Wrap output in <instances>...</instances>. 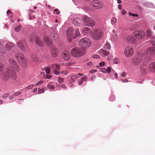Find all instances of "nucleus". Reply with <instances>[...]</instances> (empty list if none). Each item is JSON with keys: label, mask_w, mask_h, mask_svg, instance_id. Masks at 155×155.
Wrapping results in <instances>:
<instances>
[{"label": "nucleus", "mask_w": 155, "mask_h": 155, "mask_svg": "<svg viewBox=\"0 0 155 155\" xmlns=\"http://www.w3.org/2000/svg\"><path fill=\"white\" fill-rule=\"evenodd\" d=\"M16 58L19 63L23 67L25 66L27 64L26 58L21 52L17 53L15 55Z\"/></svg>", "instance_id": "3"}, {"label": "nucleus", "mask_w": 155, "mask_h": 155, "mask_svg": "<svg viewBox=\"0 0 155 155\" xmlns=\"http://www.w3.org/2000/svg\"><path fill=\"white\" fill-rule=\"evenodd\" d=\"M74 64V62H70L67 64V66H71L73 64Z\"/></svg>", "instance_id": "56"}, {"label": "nucleus", "mask_w": 155, "mask_h": 155, "mask_svg": "<svg viewBox=\"0 0 155 155\" xmlns=\"http://www.w3.org/2000/svg\"><path fill=\"white\" fill-rule=\"evenodd\" d=\"M129 14L130 15H131L132 16H134V17H138V15H137V14H132V13H131L130 12L129 13Z\"/></svg>", "instance_id": "46"}, {"label": "nucleus", "mask_w": 155, "mask_h": 155, "mask_svg": "<svg viewBox=\"0 0 155 155\" xmlns=\"http://www.w3.org/2000/svg\"><path fill=\"white\" fill-rule=\"evenodd\" d=\"M122 81L124 82H127L128 81V80L127 79H125L122 80Z\"/></svg>", "instance_id": "63"}, {"label": "nucleus", "mask_w": 155, "mask_h": 155, "mask_svg": "<svg viewBox=\"0 0 155 155\" xmlns=\"http://www.w3.org/2000/svg\"><path fill=\"white\" fill-rule=\"evenodd\" d=\"M68 73V71H63L61 72V73L62 74L66 75Z\"/></svg>", "instance_id": "51"}, {"label": "nucleus", "mask_w": 155, "mask_h": 155, "mask_svg": "<svg viewBox=\"0 0 155 155\" xmlns=\"http://www.w3.org/2000/svg\"><path fill=\"white\" fill-rule=\"evenodd\" d=\"M45 71H46V72L48 74L50 72V70L49 68H46L45 70Z\"/></svg>", "instance_id": "55"}, {"label": "nucleus", "mask_w": 155, "mask_h": 155, "mask_svg": "<svg viewBox=\"0 0 155 155\" xmlns=\"http://www.w3.org/2000/svg\"><path fill=\"white\" fill-rule=\"evenodd\" d=\"M0 75L2 79L5 81L7 80L10 76L12 77L13 79H15L16 77L15 71L10 70L8 68L4 70L2 73L0 74Z\"/></svg>", "instance_id": "2"}, {"label": "nucleus", "mask_w": 155, "mask_h": 155, "mask_svg": "<svg viewBox=\"0 0 155 155\" xmlns=\"http://www.w3.org/2000/svg\"><path fill=\"white\" fill-rule=\"evenodd\" d=\"M43 82V81H41L38 82L36 84V86H38V85H40Z\"/></svg>", "instance_id": "53"}, {"label": "nucleus", "mask_w": 155, "mask_h": 155, "mask_svg": "<svg viewBox=\"0 0 155 155\" xmlns=\"http://www.w3.org/2000/svg\"><path fill=\"white\" fill-rule=\"evenodd\" d=\"M58 81L60 83H62L64 81V79L61 77H59Z\"/></svg>", "instance_id": "37"}, {"label": "nucleus", "mask_w": 155, "mask_h": 155, "mask_svg": "<svg viewBox=\"0 0 155 155\" xmlns=\"http://www.w3.org/2000/svg\"><path fill=\"white\" fill-rule=\"evenodd\" d=\"M86 49L83 47H76L72 48L71 51V55L75 57H79L85 54Z\"/></svg>", "instance_id": "1"}, {"label": "nucleus", "mask_w": 155, "mask_h": 155, "mask_svg": "<svg viewBox=\"0 0 155 155\" xmlns=\"http://www.w3.org/2000/svg\"><path fill=\"white\" fill-rule=\"evenodd\" d=\"M83 80L82 79V78H81L78 80V83L79 85H81L83 83Z\"/></svg>", "instance_id": "40"}, {"label": "nucleus", "mask_w": 155, "mask_h": 155, "mask_svg": "<svg viewBox=\"0 0 155 155\" xmlns=\"http://www.w3.org/2000/svg\"><path fill=\"white\" fill-rule=\"evenodd\" d=\"M9 95V93H6L5 94H4L3 96L2 97L3 98H5L6 97H8Z\"/></svg>", "instance_id": "45"}, {"label": "nucleus", "mask_w": 155, "mask_h": 155, "mask_svg": "<svg viewBox=\"0 0 155 155\" xmlns=\"http://www.w3.org/2000/svg\"><path fill=\"white\" fill-rule=\"evenodd\" d=\"M91 37L94 39H101L103 38L104 33L101 30H95L91 32Z\"/></svg>", "instance_id": "5"}, {"label": "nucleus", "mask_w": 155, "mask_h": 155, "mask_svg": "<svg viewBox=\"0 0 155 155\" xmlns=\"http://www.w3.org/2000/svg\"><path fill=\"white\" fill-rule=\"evenodd\" d=\"M35 42L36 44L39 46L42 47L43 45V44L41 39H36Z\"/></svg>", "instance_id": "28"}, {"label": "nucleus", "mask_w": 155, "mask_h": 155, "mask_svg": "<svg viewBox=\"0 0 155 155\" xmlns=\"http://www.w3.org/2000/svg\"><path fill=\"white\" fill-rule=\"evenodd\" d=\"M106 70L107 72L108 73H109L111 72V68L110 67H108L107 68Z\"/></svg>", "instance_id": "48"}, {"label": "nucleus", "mask_w": 155, "mask_h": 155, "mask_svg": "<svg viewBox=\"0 0 155 155\" xmlns=\"http://www.w3.org/2000/svg\"><path fill=\"white\" fill-rule=\"evenodd\" d=\"M146 53L149 56H152L155 54V48L150 47L148 48L146 50Z\"/></svg>", "instance_id": "11"}, {"label": "nucleus", "mask_w": 155, "mask_h": 155, "mask_svg": "<svg viewBox=\"0 0 155 155\" xmlns=\"http://www.w3.org/2000/svg\"><path fill=\"white\" fill-rule=\"evenodd\" d=\"M127 12L124 9H123L121 11V13L123 15H125L127 13Z\"/></svg>", "instance_id": "54"}, {"label": "nucleus", "mask_w": 155, "mask_h": 155, "mask_svg": "<svg viewBox=\"0 0 155 155\" xmlns=\"http://www.w3.org/2000/svg\"><path fill=\"white\" fill-rule=\"evenodd\" d=\"M55 12L56 14H59V10L58 9H55L54 10V12Z\"/></svg>", "instance_id": "49"}, {"label": "nucleus", "mask_w": 155, "mask_h": 155, "mask_svg": "<svg viewBox=\"0 0 155 155\" xmlns=\"http://www.w3.org/2000/svg\"><path fill=\"white\" fill-rule=\"evenodd\" d=\"M14 47V44L12 42L7 43L5 45V48L7 51H10Z\"/></svg>", "instance_id": "19"}, {"label": "nucleus", "mask_w": 155, "mask_h": 155, "mask_svg": "<svg viewBox=\"0 0 155 155\" xmlns=\"http://www.w3.org/2000/svg\"><path fill=\"white\" fill-rule=\"evenodd\" d=\"M44 42L45 44L48 46H50L52 44V41L51 39H45Z\"/></svg>", "instance_id": "22"}, {"label": "nucleus", "mask_w": 155, "mask_h": 155, "mask_svg": "<svg viewBox=\"0 0 155 155\" xmlns=\"http://www.w3.org/2000/svg\"><path fill=\"white\" fill-rule=\"evenodd\" d=\"M11 13H12V12H11L9 10H7V14L8 15V16L9 15V14H11Z\"/></svg>", "instance_id": "60"}, {"label": "nucleus", "mask_w": 155, "mask_h": 155, "mask_svg": "<svg viewBox=\"0 0 155 155\" xmlns=\"http://www.w3.org/2000/svg\"><path fill=\"white\" fill-rule=\"evenodd\" d=\"M100 52L102 55L105 56H107L110 54V52L103 49H101L100 50Z\"/></svg>", "instance_id": "25"}, {"label": "nucleus", "mask_w": 155, "mask_h": 155, "mask_svg": "<svg viewBox=\"0 0 155 155\" xmlns=\"http://www.w3.org/2000/svg\"><path fill=\"white\" fill-rule=\"evenodd\" d=\"M9 62L12 67V68L11 69V70L13 69L14 70L17 71L19 70L18 66L14 59L10 58L9 60Z\"/></svg>", "instance_id": "12"}, {"label": "nucleus", "mask_w": 155, "mask_h": 155, "mask_svg": "<svg viewBox=\"0 0 155 155\" xmlns=\"http://www.w3.org/2000/svg\"><path fill=\"white\" fill-rule=\"evenodd\" d=\"M117 22V19L115 18H113L111 19V22L112 24L115 23Z\"/></svg>", "instance_id": "35"}, {"label": "nucleus", "mask_w": 155, "mask_h": 155, "mask_svg": "<svg viewBox=\"0 0 155 155\" xmlns=\"http://www.w3.org/2000/svg\"><path fill=\"white\" fill-rule=\"evenodd\" d=\"M78 44L80 46L85 48L90 47L91 43L90 39H81Z\"/></svg>", "instance_id": "6"}, {"label": "nucleus", "mask_w": 155, "mask_h": 155, "mask_svg": "<svg viewBox=\"0 0 155 155\" xmlns=\"http://www.w3.org/2000/svg\"><path fill=\"white\" fill-rule=\"evenodd\" d=\"M21 93V91H19L13 94L14 96H17L20 94Z\"/></svg>", "instance_id": "41"}, {"label": "nucleus", "mask_w": 155, "mask_h": 155, "mask_svg": "<svg viewBox=\"0 0 155 155\" xmlns=\"http://www.w3.org/2000/svg\"><path fill=\"white\" fill-rule=\"evenodd\" d=\"M50 50L53 57H56L57 56L58 51L55 47L52 46L50 49Z\"/></svg>", "instance_id": "15"}, {"label": "nucleus", "mask_w": 155, "mask_h": 155, "mask_svg": "<svg viewBox=\"0 0 155 155\" xmlns=\"http://www.w3.org/2000/svg\"><path fill=\"white\" fill-rule=\"evenodd\" d=\"M53 72L54 74H56V75L59 74L60 73V71L55 70H54L53 71Z\"/></svg>", "instance_id": "43"}, {"label": "nucleus", "mask_w": 155, "mask_h": 155, "mask_svg": "<svg viewBox=\"0 0 155 155\" xmlns=\"http://www.w3.org/2000/svg\"><path fill=\"white\" fill-rule=\"evenodd\" d=\"M38 94H40L41 93H43L44 92V89L43 88L41 89L40 88H39L38 89Z\"/></svg>", "instance_id": "36"}, {"label": "nucleus", "mask_w": 155, "mask_h": 155, "mask_svg": "<svg viewBox=\"0 0 155 155\" xmlns=\"http://www.w3.org/2000/svg\"><path fill=\"white\" fill-rule=\"evenodd\" d=\"M62 57L64 60H67L70 58V54L68 51H65L63 52Z\"/></svg>", "instance_id": "17"}, {"label": "nucleus", "mask_w": 155, "mask_h": 155, "mask_svg": "<svg viewBox=\"0 0 155 155\" xmlns=\"http://www.w3.org/2000/svg\"><path fill=\"white\" fill-rule=\"evenodd\" d=\"M51 76L49 75H47L46 78L48 79H50L51 78Z\"/></svg>", "instance_id": "64"}, {"label": "nucleus", "mask_w": 155, "mask_h": 155, "mask_svg": "<svg viewBox=\"0 0 155 155\" xmlns=\"http://www.w3.org/2000/svg\"><path fill=\"white\" fill-rule=\"evenodd\" d=\"M105 64V63L103 61H101L100 62L99 64V65L101 67H103Z\"/></svg>", "instance_id": "50"}, {"label": "nucleus", "mask_w": 155, "mask_h": 155, "mask_svg": "<svg viewBox=\"0 0 155 155\" xmlns=\"http://www.w3.org/2000/svg\"><path fill=\"white\" fill-rule=\"evenodd\" d=\"M91 5L95 9H98L102 8L103 6V4L98 0H95L92 1Z\"/></svg>", "instance_id": "8"}, {"label": "nucleus", "mask_w": 155, "mask_h": 155, "mask_svg": "<svg viewBox=\"0 0 155 155\" xmlns=\"http://www.w3.org/2000/svg\"><path fill=\"white\" fill-rule=\"evenodd\" d=\"M3 69L4 64H2L0 63V74H2L4 71H3Z\"/></svg>", "instance_id": "32"}, {"label": "nucleus", "mask_w": 155, "mask_h": 155, "mask_svg": "<svg viewBox=\"0 0 155 155\" xmlns=\"http://www.w3.org/2000/svg\"><path fill=\"white\" fill-rule=\"evenodd\" d=\"M50 68L59 70L60 68V65H58L56 64H52L49 66Z\"/></svg>", "instance_id": "26"}, {"label": "nucleus", "mask_w": 155, "mask_h": 155, "mask_svg": "<svg viewBox=\"0 0 155 155\" xmlns=\"http://www.w3.org/2000/svg\"><path fill=\"white\" fill-rule=\"evenodd\" d=\"M21 25H19L18 26H16V27H15L14 30L15 31L18 32L20 31V30L21 29Z\"/></svg>", "instance_id": "34"}, {"label": "nucleus", "mask_w": 155, "mask_h": 155, "mask_svg": "<svg viewBox=\"0 0 155 155\" xmlns=\"http://www.w3.org/2000/svg\"><path fill=\"white\" fill-rule=\"evenodd\" d=\"M34 86V85L33 84L27 87L26 88L28 89H30L32 88Z\"/></svg>", "instance_id": "42"}, {"label": "nucleus", "mask_w": 155, "mask_h": 155, "mask_svg": "<svg viewBox=\"0 0 155 155\" xmlns=\"http://www.w3.org/2000/svg\"><path fill=\"white\" fill-rule=\"evenodd\" d=\"M82 75V74H81L80 73H78L76 74L72 75L71 76V80L74 82L77 80L78 78L80 77Z\"/></svg>", "instance_id": "18"}, {"label": "nucleus", "mask_w": 155, "mask_h": 155, "mask_svg": "<svg viewBox=\"0 0 155 155\" xmlns=\"http://www.w3.org/2000/svg\"><path fill=\"white\" fill-rule=\"evenodd\" d=\"M81 35V34L80 32L79 31L78 29H76L74 33V38H80V36Z\"/></svg>", "instance_id": "23"}, {"label": "nucleus", "mask_w": 155, "mask_h": 155, "mask_svg": "<svg viewBox=\"0 0 155 155\" xmlns=\"http://www.w3.org/2000/svg\"><path fill=\"white\" fill-rule=\"evenodd\" d=\"M101 71L103 73H106L107 72V70L106 68H101Z\"/></svg>", "instance_id": "47"}, {"label": "nucleus", "mask_w": 155, "mask_h": 155, "mask_svg": "<svg viewBox=\"0 0 155 155\" xmlns=\"http://www.w3.org/2000/svg\"><path fill=\"white\" fill-rule=\"evenodd\" d=\"M92 63L91 62H89L87 63V65H89L90 66H91L92 65Z\"/></svg>", "instance_id": "62"}, {"label": "nucleus", "mask_w": 155, "mask_h": 155, "mask_svg": "<svg viewBox=\"0 0 155 155\" xmlns=\"http://www.w3.org/2000/svg\"><path fill=\"white\" fill-rule=\"evenodd\" d=\"M17 45L23 51H25L26 45L24 40H20L17 43Z\"/></svg>", "instance_id": "10"}, {"label": "nucleus", "mask_w": 155, "mask_h": 155, "mask_svg": "<svg viewBox=\"0 0 155 155\" xmlns=\"http://www.w3.org/2000/svg\"><path fill=\"white\" fill-rule=\"evenodd\" d=\"M66 35L67 37L71 38L74 36L73 29L69 27L67 30Z\"/></svg>", "instance_id": "16"}, {"label": "nucleus", "mask_w": 155, "mask_h": 155, "mask_svg": "<svg viewBox=\"0 0 155 155\" xmlns=\"http://www.w3.org/2000/svg\"><path fill=\"white\" fill-rule=\"evenodd\" d=\"M153 32L150 29H148L146 33V35L147 37H150L152 35Z\"/></svg>", "instance_id": "29"}, {"label": "nucleus", "mask_w": 155, "mask_h": 155, "mask_svg": "<svg viewBox=\"0 0 155 155\" xmlns=\"http://www.w3.org/2000/svg\"><path fill=\"white\" fill-rule=\"evenodd\" d=\"M128 41L131 44H135L137 41L136 39H128Z\"/></svg>", "instance_id": "30"}, {"label": "nucleus", "mask_w": 155, "mask_h": 155, "mask_svg": "<svg viewBox=\"0 0 155 155\" xmlns=\"http://www.w3.org/2000/svg\"><path fill=\"white\" fill-rule=\"evenodd\" d=\"M33 10H29V15H30L29 17V19H31L32 18H35V17L33 16L32 17V16L31 15L32 13L33 12Z\"/></svg>", "instance_id": "33"}, {"label": "nucleus", "mask_w": 155, "mask_h": 155, "mask_svg": "<svg viewBox=\"0 0 155 155\" xmlns=\"http://www.w3.org/2000/svg\"><path fill=\"white\" fill-rule=\"evenodd\" d=\"M134 53V49L130 46L127 47L124 50V54L127 57H130Z\"/></svg>", "instance_id": "9"}, {"label": "nucleus", "mask_w": 155, "mask_h": 155, "mask_svg": "<svg viewBox=\"0 0 155 155\" xmlns=\"http://www.w3.org/2000/svg\"><path fill=\"white\" fill-rule=\"evenodd\" d=\"M31 59L32 60L35 62L36 63H37L39 61L38 58L36 55H32L31 56Z\"/></svg>", "instance_id": "27"}, {"label": "nucleus", "mask_w": 155, "mask_h": 155, "mask_svg": "<svg viewBox=\"0 0 155 155\" xmlns=\"http://www.w3.org/2000/svg\"><path fill=\"white\" fill-rule=\"evenodd\" d=\"M142 61V58L141 57L137 55L136 57L133 59L132 63L134 64L137 65L141 62Z\"/></svg>", "instance_id": "13"}, {"label": "nucleus", "mask_w": 155, "mask_h": 155, "mask_svg": "<svg viewBox=\"0 0 155 155\" xmlns=\"http://www.w3.org/2000/svg\"><path fill=\"white\" fill-rule=\"evenodd\" d=\"M90 28L88 27H85L83 29L82 32L83 33L85 34L91 32Z\"/></svg>", "instance_id": "24"}, {"label": "nucleus", "mask_w": 155, "mask_h": 155, "mask_svg": "<svg viewBox=\"0 0 155 155\" xmlns=\"http://www.w3.org/2000/svg\"><path fill=\"white\" fill-rule=\"evenodd\" d=\"M96 72V71L95 70H92L90 71V73H93Z\"/></svg>", "instance_id": "58"}, {"label": "nucleus", "mask_w": 155, "mask_h": 155, "mask_svg": "<svg viewBox=\"0 0 155 155\" xmlns=\"http://www.w3.org/2000/svg\"><path fill=\"white\" fill-rule=\"evenodd\" d=\"M113 62L114 64H118L119 63V60L117 58H115L113 60Z\"/></svg>", "instance_id": "38"}, {"label": "nucleus", "mask_w": 155, "mask_h": 155, "mask_svg": "<svg viewBox=\"0 0 155 155\" xmlns=\"http://www.w3.org/2000/svg\"><path fill=\"white\" fill-rule=\"evenodd\" d=\"M118 8L119 9L121 10L122 9V5H119L118 6Z\"/></svg>", "instance_id": "61"}, {"label": "nucleus", "mask_w": 155, "mask_h": 155, "mask_svg": "<svg viewBox=\"0 0 155 155\" xmlns=\"http://www.w3.org/2000/svg\"><path fill=\"white\" fill-rule=\"evenodd\" d=\"M151 44L153 45H155V41L153 39H152V40L151 41Z\"/></svg>", "instance_id": "57"}, {"label": "nucleus", "mask_w": 155, "mask_h": 155, "mask_svg": "<svg viewBox=\"0 0 155 155\" xmlns=\"http://www.w3.org/2000/svg\"><path fill=\"white\" fill-rule=\"evenodd\" d=\"M0 53L2 54L5 53L6 51L5 47L2 43H0Z\"/></svg>", "instance_id": "20"}, {"label": "nucleus", "mask_w": 155, "mask_h": 155, "mask_svg": "<svg viewBox=\"0 0 155 155\" xmlns=\"http://www.w3.org/2000/svg\"><path fill=\"white\" fill-rule=\"evenodd\" d=\"M122 77H125L126 76V74L125 72H123L121 74Z\"/></svg>", "instance_id": "59"}, {"label": "nucleus", "mask_w": 155, "mask_h": 155, "mask_svg": "<svg viewBox=\"0 0 155 155\" xmlns=\"http://www.w3.org/2000/svg\"><path fill=\"white\" fill-rule=\"evenodd\" d=\"M104 48L108 50L110 48V45L109 43H107L105 45H104Z\"/></svg>", "instance_id": "31"}, {"label": "nucleus", "mask_w": 155, "mask_h": 155, "mask_svg": "<svg viewBox=\"0 0 155 155\" xmlns=\"http://www.w3.org/2000/svg\"><path fill=\"white\" fill-rule=\"evenodd\" d=\"M82 78V79L83 80V81H87V77L86 76H84L83 77H81Z\"/></svg>", "instance_id": "52"}, {"label": "nucleus", "mask_w": 155, "mask_h": 155, "mask_svg": "<svg viewBox=\"0 0 155 155\" xmlns=\"http://www.w3.org/2000/svg\"><path fill=\"white\" fill-rule=\"evenodd\" d=\"M82 19L80 18H76L73 21V24L75 26H80L81 25Z\"/></svg>", "instance_id": "14"}, {"label": "nucleus", "mask_w": 155, "mask_h": 155, "mask_svg": "<svg viewBox=\"0 0 155 155\" xmlns=\"http://www.w3.org/2000/svg\"><path fill=\"white\" fill-rule=\"evenodd\" d=\"M48 88L51 90L54 89V86L52 85H48L47 86Z\"/></svg>", "instance_id": "39"}, {"label": "nucleus", "mask_w": 155, "mask_h": 155, "mask_svg": "<svg viewBox=\"0 0 155 155\" xmlns=\"http://www.w3.org/2000/svg\"><path fill=\"white\" fill-rule=\"evenodd\" d=\"M144 32L142 31H135L132 36H130L128 39H133L135 38L137 39L142 38H144L145 36Z\"/></svg>", "instance_id": "4"}, {"label": "nucleus", "mask_w": 155, "mask_h": 155, "mask_svg": "<svg viewBox=\"0 0 155 155\" xmlns=\"http://www.w3.org/2000/svg\"><path fill=\"white\" fill-rule=\"evenodd\" d=\"M83 18L84 22L86 25L91 27H93L95 25V21L91 18L85 15L84 16Z\"/></svg>", "instance_id": "7"}, {"label": "nucleus", "mask_w": 155, "mask_h": 155, "mask_svg": "<svg viewBox=\"0 0 155 155\" xmlns=\"http://www.w3.org/2000/svg\"><path fill=\"white\" fill-rule=\"evenodd\" d=\"M149 70L152 72H155V62L151 63L150 65Z\"/></svg>", "instance_id": "21"}, {"label": "nucleus", "mask_w": 155, "mask_h": 155, "mask_svg": "<svg viewBox=\"0 0 155 155\" xmlns=\"http://www.w3.org/2000/svg\"><path fill=\"white\" fill-rule=\"evenodd\" d=\"M92 57L94 58H100L99 56L97 54L93 55H92Z\"/></svg>", "instance_id": "44"}]
</instances>
